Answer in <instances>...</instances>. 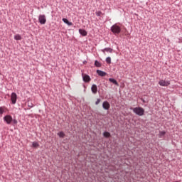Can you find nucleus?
Segmentation results:
<instances>
[{
    "label": "nucleus",
    "mask_w": 182,
    "mask_h": 182,
    "mask_svg": "<svg viewBox=\"0 0 182 182\" xmlns=\"http://www.w3.org/2000/svg\"><path fill=\"white\" fill-rule=\"evenodd\" d=\"M111 31L114 35H119L122 32V28L117 24H114L111 27Z\"/></svg>",
    "instance_id": "1"
},
{
    "label": "nucleus",
    "mask_w": 182,
    "mask_h": 182,
    "mask_svg": "<svg viewBox=\"0 0 182 182\" xmlns=\"http://www.w3.org/2000/svg\"><path fill=\"white\" fill-rule=\"evenodd\" d=\"M134 113H135L136 114H137L138 116H144V109H143L142 107H135L132 109Z\"/></svg>",
    "instance_id": "2"
},
{
    "label": "nucleus",
    "mask_w": 182,
    "mask_h": 182,
    "mask_svg": "<svg viewBox=\"0 0 182 182\" xmlns=\"http://www.w3.org/2000/svg\"><path fill=\"white\" fill-rule=\"evenodd\" d=\"M38 22H40L41 25H45L46 23V16L40 15L38 16Z\"/></svg>",
    "instance_id": "3"
},
{
    "label": "nucleus",
    "mask_w": 182,
    "mask_h": 182,
    "mask_svg": "<svg viewBox=\"0 0 182 182\" xmlns=\"http://www.w3.org/2000/svg\"><path fill=\"white\" fill-rule=\"evenodd\" d=\"M17 99H18V95H16V93H15V92L11 93V102L13 105L16 104Z\"/></svg>",
    "instance_id": "4"
},
{
    "label": "nucleus",
    "mask_w": 182,
    "mask_h": 182,
    "mask_svg": "<svg viewBox=\"0 0 182 182\" xmlns=\"http://www.w3.org/2000/svg\"><path fill=\"white\" fill-rule=\"evenodd\" d=\"M4 122H6V123L7 124H11V123H12V116L11 115H6L4 117Z\"/></svg>",
    "instance_id": "5"
},
{
    "label": "nucleus",
    "mask_w": 182,
    "mask_h": 182,
    "mask_svg": "<svg viewBox=\"0 0 182 182\" xmlns=\"http://www.w3.org/2000/svg\"><path fill=\"white\" fill-rule=\"evenodd\" d=\"M159 85L160 86H164V87H167V86H169L170 85V81H166L164 80H161L159 82Z\"/></svg>",
    "instance_id": "6"
},
{
    "label": "nucleus",
    "mask_w": 182,
    "mask_h": 182,
    "mask_svg": "<svg viewBox=\"0 0 182 182\" xmlns=\"http://www.w3.org/2000/svg\"><path fill=\"white\" fill-rule=\"evenodd\" d=\"M102 107L105 110H109L110 109V104L107 101H105L102 103Z\"/></svg>",
    "instance_id": "7"
},
{
    "label": "nucleus",
    "mask_w": 182,
    "mask_h": 182,
    "mask_svg": "<svg viewBox=\"0 0 182 182\" xmlns=\"http://www.w3.org/2000/svg\"><path fill=\"white\" fill-rule=\"evenodd\" d=\"M82 79L83 80L86 82L88 83V82H90L91 80L90 79V76L87 75H82Z\"/></svg>",
    "instance_id": "8"
},
{
    "label": "nucleus",
    "mask_w": 182,
    "mask_h": 182,
    "mask_svg": "<svg viewBox=\"0 0 182 182\" xmlns=\"http://www.w3.org/2000/svg\"><path fill=\"white\" fill-rule=\"evenodd\" d=\"M91 90L92 92V93H94V95H96V93H97V85H92V87H91Z\"/></svg>",
    "instance_id": "9"
},
{
    "label": "nucleus",
    "mask_w": 182,
    "mask_h": 182,
    "mask_svg": "<svg viewBox=\"0 0 182 182\" xmlns=\"http://www.w3.org/2000/svg\"><path fill=\"white\" fill-rule=\"evenodd\" d=\"M97 73L99 76H101V77H104V76H106V75H107V73H106V72L102 71L100 70H97Z\"/></svg>",
    "instance_id": "10"
},
{
    "label": "nucleus",
    "mask_w": 182,
    "mask_h": 182,
    "mask_svg": "<svg viewBox=\"0 0 182 182\" xmlns=\"http://www.w3.org/2000/svg\"><path fill=\"white\" fill-rule=\"evenodd\" d=\"M63 21L64 23H66L67 25H68V26H72V25H73V23L69 21L68 18H63Z\"/></svg>",
    "instance_id": "11"
},
{
    "label": "nucleus",
    "mask_w": 182,
    "mask_h": 182,
    "mask_svg": "<svg viewBox=\"0 0 182 182\" xmlns=\"http://www.w3.org/2000/svg\"><path fill=\"white\" fill-rule=\"evenodd\" d=\"M79 32H80V35H82V36H87V32L86 31V30L80 28V29H79Z\"/></svg>",
    "instance_id": "12"
},
{
    "label": "nucleus",
    "mask_w": 182,
    "mask_h": 182,
    "mask_svg": "<svg viewBox=\"0 0 182 182\" xmlns=\"http://www.w3.org/2000/svg\"><path fill=\"white\" fill-rule=\"evenodd\" d=\"M14 39L16 41H21L22 40V37L21 36V35L16 34V36H14Z\"/></svg>",
    "instance_id": "13"
},
{
    "label": "nucleus",
    "mask_w": 182,
    "mask_h": 182,
    "mask_svg": "<svg viewBox=\"0 0 182 182\" xmlns=\"http://www.w3.org/2000/svg\"><path fill=\"white\" fill-rule=\"evenodd\" d=\"M102 52L105 53V52H109V53H112L113 52V50L110 48H107L102 50Z\"/></svg>",
    "instance_id": "14"
},
{
    "label": "nucleus",
    "mask_w": 182,
    "mask_h": 182,
    "mask_svg": "<svg viewBox=\"0 0 182 182\" xmlns=\"http://www.w3.org/2000/svg\"><path fill=\"white\" fill-rule=\"evenodd\" d=\"M109 81L112 83H114V85H116L117 86L119 85V83H117V81L113 78H109Z\"/></svg>",
    "instance_id": "15"
},
{
    "label": "nucleus",
    "mask_w": 182,
    "mask_h": 182,
    "mask_svg": "<svg viewBox=\"0 0 182 182\" xmlns=\"http://www.w3.org/2000/svg\"><path fill=\"white\" fill-rule=\"evenodd\" d=\"M58 136H59V137L61 139H63V137H65V133L63 132H58Z\"/></svg>",
    "instance_id": "16"
},
{
    "label": "nucleus",
    "mask_w": 182,
    "mask_h": 182,
    "mask_svg": "<svg viewBox=\"0 0 182 182\" xmlns=\"http://www.w3.org/2000/svg\"><path fill=\"white\" fill-rule=\"evenodd\" d=\"M166 134V132L164 131H162V132H160L159 134V137H163L164 135Z\"/></svg>",
    "instance_id": "17"
},
{
    "label": "nucleus",
    "mask_w": 182,
    "mask_h": 182,
    "mask_svg": "<svg viewBox=\"0 0 182 182\" xmlns=\"http://www.w3.org/2000/svg\"><path fill=\"white\" fill-rule=\"evenodd\" d=\"M106 62H107V63H108V64L112 63V58H110V57H107V58H106Z\"/></svg>",
    "instance_id": "18"
},
{
    "label": "nucleus",
    "mask_w": 182,
    "mask_h": 182,
    "mask_svg": "<svg viewBox=\"0 0 182 182\" xmlns=\"http://www.w3.org/2000/svg\"><path fill=\"white\" fill-rule=\"evenodd\" d=\"M103 134H104V137H109L110 136V133L107 132H104Z\"/></svg>",
    "instance_id": "19"
},
{
    "label": "nucleus",
    "mask_w": 182,
    "mask_h": 182,
    "mask_svg": "<svg viewBox=\"0 0 182 182\" xmlns=\"http://www.w3.org/2000/svg\"><path fill=\"white\" fill-rule=\"evenodd\" d=\"M95 65L97 66V68H100V66H102V65H100V63H99V61L97 60L95 62Z\"/></svg>",
    "instance_id": "20"
},
{
    "label": "nucleus",
    "mask_w": 182,
    "mask_h": 182,
    "mask_svg": "<svg viewBox=\"0 0 182 182\" xmlns=\"http://www.w3.org/2000/svg\"><path fill=\"white\" fill-rule=\"evenodd\" d=\"M33 147H39V144L36 141L33 142Z\"/></svg>",
    "instance_id": "21"
},
{
    "label": "nucleus",
    "mask_w": 182,
    "mask_h": 182,
    "mask_svg": "<svg viewBox=\"0 0 182 182\" xmlns=\"http://www.w3.org/2000/svg\"><path fill=\"white\" fill-rule=\"evenodd\" d=\"M4 107H0V114H4Z\"/></svg>",
    "instance_id": "22"
},
{
    "label": "nucleus",
    "mask_w": 182,
    "mask_h": 182,
    "mask_svg": "<svg viewBox=\"0 0 182 182\" xmlns=\"http://www.w3.org/2000/svg\"><path fill=\"white\" fill-rule=\"evenodd\" d=\"M96 15H97V16H102V11H97Z\"/></svg>",
    "instance_id": "23"
},
{
    "label": "nucleus",
    "mask_w": 182,
    "mask_h": 182,
    "mask_svg": "<svg viewBox=\"0 0 182 182\" xmlns=\"http://www.w3.org/2000/svg\"><path fill=\"white\" fill-rule=\"evenodd\" d=\"M100 102H101V100L100 99V98H98L97 100V101L95 102V105H99V103H100Z\"/></svg>",
    "instance_id": "24"
},
{
    "label": "nucleus",
    "mask_w": 182,
    "mask_h": 182,
    "mask_svg": "<svg viewBox=\"0 0 182 182\" xmlns=\"http://www.w3.org/2000/svg\"><path fill=\"white\" fill-rule=\"evenodd\" d=\"M28 107H33V104L31 103V102H28Z\"/></svg>",
    "instance_id": "25"
},
{
    "label": "nucleus",
    "mask_w": 182,
    "mask_h": 182,
    "mask_svg": "<svg viewBox=\"0 0 182 182\" xmlns=\"http://www.w3.org/2000/svg\"><path fill=\"white\" fill-rule=\"evenodd\" d=\"M14 123H18V121H14Z\"/></svg>",
    "instance_id": "26"
}]
</instances>
